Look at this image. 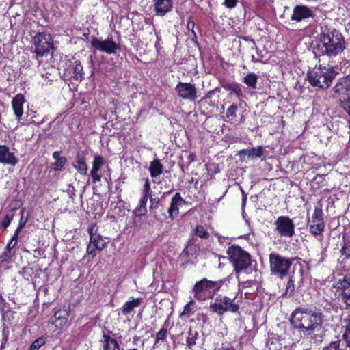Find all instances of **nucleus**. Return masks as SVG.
Returning a JSON list of instances; mask_svg holds the SVG:
<instances>
[{"mask_svg": "<svg viewBox=\"0 0 350 350\" xmlns=\"http://www.w3.org/2000/svg\"><path fill=\"white\" fill-rule=\"evenodd\" d=\"M289 322L293 327L315 343L323 341L324 315L315 307L299 306L291 313Z\"/></svg>", "mask_w": 350, "mask_h": 350, "instance_id": "obj_1", "label": "nucleus"}, {"mask_svg": "<svg viewBox=\"0 0 350 350\" xmlns=\"http://www.w3.org/2000/svg\"><path fill=\"white\" fill-rule=\"evenodd\" d=\"M345 49L342 33L335 29H325L320 33L317 49L322 55L336 57Z\"/></svg>", "mask_w": 350, "mask_h": 350, "instance_id": "obj_2", "label": "nucleus"}, {"mask_svg": "<svg viewBox=\"0 0 350 350\" xmlns=\"http://www.w3.org/2000/svg\"><path fill=\"white\" fill-rule=\"evenodd\" d=\"M229 260L232 263L237 278L239 280V274L251 269V255L240 246L232 245L227 250Z\"/></svg>", "mask_w": 350, "mask_h": 350, "instance_id": "obj_3", "label": "nucleus"}, {"mask_svg": "<svg viewBox=\"0 0 350 350\" xmlns=\"http://www.w3.org/2000/svg\"><path fill=\"white\" fill-rule=\"evenodd\" d=\"M226 281L227 279L226 278L216 281L203 278L198 281L192 289L194 298L199 301L213 299L216 293L220 290Z\"/></svg>", "mask_w": 350, "mask_h": 350, "instance_id": "obj_4", "label": "nucleus"}, {"mask_svg": "<svg viewBox=\"0 0 350 350\" xmlns=\"http://www.w3.org/2000/svg\"><path fill=\"white\" fill-rule=\"evenodd\" d=\"M336 76V72L333 67H318L307 73V79L313 87L326 90L330 87L333 79Z\"/></svg>", "mask_w": 350, "mask_h": 350, "instance_id": "obj_5", "label": "nucleus"}, {"mask_svg": "<svg viewBox=\"0 0 350 350\" xmlns=\"http://www.w3.org/2000/svg\"><path fill=\"white\" fill-rule=\"evenodd\" d=\"M209 308L212 312L219 316L228 312L236 313L239 310V306L235 301V299L222 295H217L213 301H211Z\"/></svg>", "mask_w": 350, "mask_h": 350, "instance_id": "obj_6", "label": "nucleus"}, {"mask_svg": "<svg viewBox=\"0 0 350 350\" xmlns=\"http://www.w3.org/2000/svg\"><path fill=\"white\" fill-rule=\"evenodd\" d=\"M293 258L282 256V255L271 252L269 254V265L271 274L281 278L286 276L292 265Z\"/></svg>", "mask_w": 350, "mask_h": 350, "instance_id": "obj_7", "label": "nucleus"}, {"mask_svg": "<svg viewBox=\"0 0 350 350\" xmlns=\"http://www.w3.org/2000/svg\"><path fill=\"white\" fill-rule=\"evenodd\" d=\"M36 58L48 55L53 49V44L50 34L39 32L33 38Z\"/></svg>", "mask_w": 350, "mask_h": 350, "instance_id": "obj_8", "label": "nucleus"}, {"mask_svg": "<svg viewBox=\"0 0 350 350\" xmlns=\"http://www.w3.org/2000/svg\"><path fill=\"white\" fill-rule=\"evenodd\" d=\"M275 231L282 237L291 238L295 234V226L288 216H279L274 222Z\"/></svg>", "mask_w": 350, "mask_h": 350, "instance_id": "obj_9", "label": "nucleus"}, {"mask_svg": "<svg viewBox=\"0 0 350 350\" xmlns=\"http://www.w3.org/2000/svg\"><path fill=\"white\" fill-rule=\"evenodd\" d=\"M307 224L310 232L314 236L322 235L325 224L323 219V213L321 208L315 207L310 219L308 218Z\"/></svg>", "mask_w": 350, "mask_h": 350, "instance_id": "obj_10", "label": "nucleus"}, {"mask_svg": "<svg viewBox=\"0 0 350 350\" xmlns=\"http://www.w3.org/2000/svg\"><path fill=\"white\" fill-rule=\"evenodd\" d=\"M94 226H89L88 232L90 236V243L87 247V252L95 256L105 246L106 242L100 234L94 233Z\"/></svg>", "mask_w": 350, "mask_h": 350, "instance_id": "obj_11", "label": "nucleus"}, {"mask_svg": "<svg viewBox=\"0 0 350 350\" xmlns=\"http://www.w3.org/2000/svg\"><path fill=\"white\" fill-rule=\"evenodd\" d=\"M178 96L183 100L193 102L198 98V90L194 84L178 82L175 88Z\"/></svg>", "mask_w": 350, "mask_h": 350, "instance_id": "obj_12", "label": "nucleus"}, {"mask_svg": "<svg viewBox=\"0 0 350 350\" xmlns=\"http://www.w3.org/2000/svg\"><path fill=\"white\" fill-rule=\"evenodd\" d=\"M91 45L96 50L105 52L107 54L116 53L119 49V46L111 38H109L105 40H100L97 38L94 37L91 40Z\"/></svg>", "mask_w": 350, "mask_h": 350, "instance_id": "obj_13", "label": "nucleus"}, {"mask_svg": "<svg viewBox=\"0 0 350 350\" xmlns=\"http://www.w3.org/2000/svg\"><path fill=\"white\" fill-rule=\"evenodd\" d=\"M314 14L312 9L305 5H297L293 8L291 19L293 21L301 22L314 18Z\"/></svg>", "mask_w": 350, "mask_h": 350, "instance_id": "obj_14", "label": "nucleus"}, {"mask_svg": "<svg viewBox=\"0 0 350 350\" xmlns=\"http://www.w3.org/2000/svg\"><path fill=\"white\" fill-rule=\"evenodd\" d=\"M70 314V305H64L62 308L57 309L54 313L52 323L55 324L57 328H62L64 326L68 321V318Z\"/></svg>", "mask_w": 350, "mask_h": 350, "instance_id": "obj_15", "label": "nucleus"}, {"mask_svg": "<svg viewBox=\"0 0 350 350\" xmlns=\"http://www.w3.org/2000/svg\"><path fill=\"white\" fill-rule=\"evenodd\" d=\"M186 201L183 198L179 192H176L172 197L169 208H167V213L169 217L171 220H174V218L179 214V207L186 204Z\"/></svg>", "mask_w": 350, "mask_h": 350, "instance_id": "obj_16", "label": "nucleus"}, {"mask_svg": "<svg viewBox=\"0 0 350 350\" xmlns=\"http://www.w3.org/2000/svg\"><path fill=\"white\" fill-rule=\"evenodd\" d=\"M18 162V159L14 155V153L10 151L9 147L5 145H0V163L14 166Z\"/></svg>", "mask_w": 350, "mask_h": 350, "instance_id": "obj_17", "label": "nucleus"}, {"mask_svg": "<svg viewBox=\"0 0 350 350\" xmlns=\"http://www.w3.org/2000/svg\"><path fill=\"white\" fill-rule=\"evenodd\" d=\"M338 288L340 290V295L347 306H350V278H344L338 283Z\"/></svg>", "mask_w": 350, "mask_h": 350, "instance_id": "obj_18", "label": "nucleus"}, {"mask_svg": "<svg viewBox=\"0 0 350 350\" xmlns=\"http://www.w3.org/2000/svg\"><path fill=\"white\" fill-rule=\"evenodd\" d=\"M25 102V96L22 94H17L12 100V107L18 121L23 115V105Z\"/></svg>", "mask_w": 350, "mask_h": 350, "instance_id": "obj_19", "label": "nucleus"}, {"mask_svg": "<svg viewBox=\"0 0 350 350\" xmlns=\"http://www.w3.org/2000/svg\"><path fill=\"white\" fill-rule=\"evenodd\" d=\"M157 15L163 16L171 11L173 6L172 0H153Z\"/></svg>", "mask_w": 350, "mask_h": 350, "instance_id": "obj_20", "label": "nucleus"}, {"mask_svg": "<svg viewBox=\"0 0 350 350\" xmlns=\"http://www.w3.org/2000/svg\"><path fill=\"white\" fill-rule=\"evenodd\" d=\"M350 90V78L348 77L340 78L336 83L333 90L337 95L346 94Z\"/></svg>", "mask_w": 350, "mask_h": 350, "instance_id": "obj_21", "label": "nucleus"}, {"mask_svg": "<svg viewBox=\"0 0 350 350\" xmlns=\"http://www.w3.org/2000/svg\"><path fill=\"white\" fill-rule=\"evenodd\" d=\"M141 302V298L133 299L131 301L125 302L120 308L122 314L125 317H129L134 311L135 308L140 306Z\"/></svg>", "mask_w": 350, "mask_h": 350, "instance_id": "obj_22", "label": "nucleus"}, {"mask_svg": "<svg viewBox=\"0 0 350 350\" xmlns=\"http://www.w3.org/2000/svg\"><path fill=\"white\" fill-rule=\"evenodd\" d=\"M100 342L103 344V350H120L118 341L109 335L103 334Z\"/></svg>", "mask_w": 350, "mask_h": 350, "instance_id": "obj_23", "label": "nucleus"}, {"mask_svg": "<svg viewBox=\"0 0 350 350\" xmlns=\"http://www.w3.org/2000/svg\"><path fill=\"white\" fill-rule=\"evenodd\" d=\"M73 167L81 174L83 175L87 174L88 172V166L85 163V157L80 154H77L76 156V159L73 163Z\"/></svg>", "mask_w": 350, "mask_h": 350, "instance_id": "obj_24", "label": "nucleus"}, {"mask_svg": "<svg viewBox=\"0 0 350 350\" xmlns=\"http://www.w3.org/2000/svg\"><path fill=\"white\" fill-rule=\"evenodd\" d=\"M148 170L151 177L156 178L162 174L163 171V166L160 160L155 159L150 163Z\"/></svg>", "mask_w": 350, "mask_h": 350, "instance_id": "obj_25", "label": "nucleus"}, {"mask_svg": "<svg viewBox=\"0 0 350 350\" xmlns=\"http://www.w3.org/2000/svg\"><path fill=\"white\" fill-rule=\"evenodd\" d=\"M151 195L142 193V197L139 200L138 206L135 209L134 213L136 215H144L147 211L146 204L148 198L150 199Z\"/></svg>", "mask_w": 350, "mask_h": 350, "instance_id": "obj_26", "label": "nucleus"}, {"mask_svg": "<svg viewBox=\"0 0 350 350\" xmlns=\"http://www.w3.org/2000/svg\"><path fill=\"white\" fill-rule=\"evenodd\" d=\"M72 77L75 80L81 81L83 79V66L79 61H75L73 64Z\"/></svg>", "mask_w": 350, "mask_h": 350, "instance_id": "obj_27", "label": "nucleus"}, {"mask_svg": "<svg viewBox=\"0 0 350 350\" xmlns=\"http://www.w3.org/2000/svg\"><path fill=\"white\" fill-rule=\"evenodd\" d=\"M258 79V77L257 75L254 72H250L244 77L243 82L249 88L252 89H256Z\"/></svg>", "mask_w": 350, "mask_h": 350, "instance_id": "obj_28", "label": "nucleus"}, {"mask_svg": "<svg viewBox=\"0 0 350 350\" xmlns=\"http://www.w3.org/2000/svg\"><path fill=\"white\" fill-rule=\"evenodd\" d=\"M161 199L158 197L153 198L152 196H150V209L151 211H152V214L154 215V217L157 219H161V217H159L157 209L159 208V202Z\"/></svg>", "mask_w": 350, "mask_h": 350, "instance_id": "obj_29", "label": "nucleus"}, {"mask_svg": "<svg viewBox=\"0 0 350 350\" xmlns=\"http://www.w3.org/2000/svg\"><path fill=\"white\" fill-rule=\"evenodd\" d=\"M264 152L265 148L262 146L250 148L248 159L253 160L257 158H260L263 155Z\"/></svg>", "mask_w": 350, "mask_h": 350, "instance_id": "obj_30", "label": "nucleus"}, {"mask_svg": "<svg viewBox=\"0 0 350 350\" xmlns=\"http://www.w3.org/2000/svg\"><path fill=\"white\" fill-rule=\"evenodd\" d=\"M225 88L231 93H234L239 98L243 96L242 88L237 83H228L226 85Z\"/></svg>", "mask_w": 350, "mask_h": 350, "instance_id": "obj_31", "label": "nucleus"}, {"mask_svg": "<svg viewBox=\"0 0 350 350\" xmlns=\"http://www.w3.org/2000/svg\"><path fill=\"white\" fill-rule=\"evenodd\" d=\"M198 338V333L196 330L189 329L188 335L186 338L187 345L191 348L196 344V340Z\"/></svg>", "mask_w": 350, "mask_h": 350, "instance_id": "obj_32", "label": "nucleus"}, {"mask_svg": "<svg viewBox=\"0 0 350 350\" xmlns=\"http://www.w3.org/2000/svg\"><path fill=\"white\" fill-rule=\"evenodd\" d=\"M238 111V105L236 103H232L229 106L226 110V116L227 118L233 120L237 116V112Z\"/></svg>", "mask_w": 350, "mask_h": 350, "instance_id": "obj_33", "label": "nucleus"}, {"mask_svg": "<svg viewBox=\"0 0 350 350\" xmlns=\"http://www.w3.org/2000/svg\"><path fill=\"white\" fill-rule=\"evenodd\" d=\"M195 234L202 239H208L210 234L208 231H206L203 226H197L194 230Z\"/></svg>", "mask_w": 350, "mask_h": 350, "instance_id": "obj_34", "label": "nucleus"}, {"mask_svg": "<svg viewBox=\"0 0 350 350\" xmlns=\"http://www.w3.org/2000/svg\"><path fill=\"white\" fill-rule=\"evenodd\" d=\"M195 302L193 300L189 301L184 307L183 311L180 314V317L187 316L189 317L193 313V307Z\"/></svg>", "mask_w": 350, "mask_h": 350, "instance_id": "obj_35", "label": "nucleus"}, {"mask_svg": "<svg viewBox=\"0 0 350 350\" xmlns=\"http://www.w3.org/2000/svg\"><path fill=\"white\" fill-rule=\"evenodd\" d=\"M104 159L102 156L96 155L92 162V170L100 171L103 165H104Z\"/></svg>", "mask_w": 350, "mask_h": 350, "instance_id": "obj_36", "label": "nucleus"}, {"mask_svg": "<svg viewBox=\"0 0 350 350\" xmlns=\"http://www.w3.org/2000/svg\"><path fill=\"white\" fill-rule=\"evenodd\" d=\"M167 335L166 327H162L157 334L154 345L156 346L161 340L163 341Z\"/></svg>", "mask_w": 350, "mask_h": 350, "instance_id": "obj_37", "label": "nucleus"}, {"mask_svg": "<svg viewBox=\"0 0 350 350\" xmlns=\"http://www.w3.org/2000/svg\"><path fill=\"white\" fill-rule=\"evenodd\" d=\"M66 162L67 159L66 157L56 160L53 163H52V167L55 171H59L64 166Z\"/></svg>", "mask_w": 350, "mask_h": 350, "instance_id": "obj_38", "label": "nucleus"}, {"mask_svg": "<svg viewBox=\"0 0 350 350\" xmlns=\"http://www.w3.org/2000/svg\"><path fill=\"white\" fill-rule=\"evenodd\" d=\"M13 255L12 252L8 248H5L3 253L0 255V260L2 262H8Z\"/></svg>", "mask_w": 350, "mask_h": 350, "instance_id": "obj_39", "label": "nucleus"}, {"mask_svg": "<svg viewBox=\"0 0 350 350\" xmlns=\"http://www.w3.org/2000/svg\"><path fill=\"white\" fill-rule=\"evenodd\" d=\"M44 343L45 341L44 338H39L33 342L29 348V350H38L42 345H44Z\"/></svg>", "mask_w": 350, "mask_h": 350, "instance_id": "obj_40", "label": "nucleus"}, {"mask_svg": "<svg viewBox=\"0 0 350 350\" xmlns=\"http://www.w3.org/2000/svg\"><path fill=\"white\" fill-rule=\"evenodd\" d=\"M27 221V218L24 216V212L21 211V217L19 221V224L18 228L16 229L14 233L18 234V233L21 231V230L24 228Z\"/></svg>", "mask_w": 350, "mask_h": 350, "instance_id": "obj_41", "label": "nucleus"}, {"mask_svg": "<svg viewBox=\"0 0 350 350\" xmlns=\"http://www.w3.org/2000/svg\"><path fill=\"white\" fill-rule=\"evenodd\" d=\"M18 234L14 233L5 247L12 251V250L16 245L18 243Z\"/></svg>", "mask_w": 350, "mask_h": 350, "instance_id": "obj_42", "label": "nucleus"}, {"mask_svg": "<svg viewBox=\"0 0 350 350\" xmlns=\"http://www.w3.org/2000/svg\"><path fill=\"white\" fill-rule=\"evenodd\" d=\"M323 350H342L340 349V341H332L328 346L325 347Z\"/></svg>", "mask_w": 350, "mask_h": 350, "instance_id": "obj_43", "label": "nucleus"}, {"mask_svg": "<svg viewBox=\"0 0 350 350\" xmlns=\"http://www.w3.org/2000/svg\"><path fill=\"white\" fill-rule=\"evenodd\" d=\"M294 291V282L292 280H289L286 284V291L284 294L286 295L291 296Z\"/></svg>", "mask_w": 350, "mask_h": 350, "instance_id": "obj_44", "label": "nucleus"}, {"mask_svg": "<svg viewBox=\"0 0 350 350\" xmlns=\"http://www.w3.org/2000/svg\"><path fill=\"white\" fill-rule=\"evenodd\" d=\"M98 172V170H91L90 174L92 178V183H96V182L100 181L101 176Z\"/></svg>", "mask_w": 350, "mask_h": 350, "instance_id": "obj_45", "label": "nucleus"}, {"mask_svg": "<svg viewBox=\"0 0 350 350\" xmlns=\"http://www.w3.org/2000/svg\"><path fill=\"white\" fill-rule=\"evenodd\" d=\"M1 316H2V319L3 321L10 320L9 314H10L12 312L9 309V308L5 309V304L2 307H1Z\"/></svg>", "mask_w": 350, "mask_h": 350, "instance_id": "obj_46", "label": "nucleus"}, {"mask_svg": "<svg viewBox=\"0 0 350 350\" xmlns=\"http://www.w3.org/2000/svg\"><path fill=\"white\" fill-rule=\"evenodd\" d=\"M238 0H224L222 5L228 9H232L237 5Z\"/></svg>", "mask_w": 350, "mask_h": 350, "instance_id": "obj_47", "label": "nucleus"}, {"mask_svg": "<svg viewBox=\"0 0 350 350\" xmlns=\"http://www.w3.org/2000/svg\"><path fill=\"white\" fill-rule=\"evenodd\" d=\"M142 193L152 195V190H151V188H150V182H149L148 178L146 180L145 184L144 185V188H143V190H142Z\"/></svg>", "mask_w": 350, "mask_h": 350, "instance_id": "obj_48", "label": "nucleus"}, {"mask_svg": "<svg viewBox=\"0 0 350 350\" xmlns=\"http://www.w3.org/2000/svg\"><path fill=\"white\" fill-rule=\"evenodd\" d=\"M11 221L12 218L8 215H6L1 222V227L3 229H6L10 226Z\"/></svg>", "mask_w": 350, "mask_h": 350, "instance_id": "obj_49", "label": "nucleus"}, {"mask_svg": "<svg viewBox=\"0 0 350 350\" xmlns=\"http://www.w3.org/2000/svg\"><path fill=\"white\" fill-rule=\"evenodd\" d=\"M250 152V148L242 149L239 151L238 155L242 161L245 160V157H248V153Z\"/></svg>", "mask_w": 350, "mask_h": 350, "instance_id": "obj_50", "label": "nucleus"}, {"mask_svg": "<svg viewBox=\"0 0 350 350\" xmlns=\"http://www.w3.org/2000/svg\"><path fill=\"white\" fill-rule=\"evenodd\" d=\"M342 254L346 255L347 257H350V243H345L344 246L341 249Z\"/></svg>", "mask_w": 350, "mask_h": 350, "instance_id": "obj_51", "label": "nucleus"}, {"mask_svg": "<svg viewBox=\"0 0 350 350\" xmlns=\"http://www.w3.org/2000/svg\"><path fill=\"white\" fill-rule=\"evenodd\" d=\"M194 27H195V23L193 21H189L187 22V27L189 31H191V33L196 37V33H195V31H194Z\"/></svg>", "mask_w": 350, "mask_h": 350, "instance_id": "obj_52", "label": "nucleus"}, {"mask_svg": "<svg viewBox=\"0 0 350 350\" xmlns=\"http://www.w3.org/2000/svg\"><path fill=\"white\" fill-rule=\"evenodd\" d=\"M2 334H3L2 342L5 343L8 340V330L7 329V328L4 327L3 329Z\"/></svg>", "mask_w": 350, "mask_h": 350, "instance_id": "obj_53", "label": "nucleus"}, {"mask_svg": "<svg viewBox=\"0 0 350 350\" xmlns=\"http://www.w3.org/2000/svg\"><path fill=\"white\" fill-rule=\"evenodd\" d=\"M216 92H218L217 88H215L211 91H209L206 96L203 98V99H209L211 98V96Z\"/></svg>", "mask_w": 350, "mask_h": 350, "instance_id": "obj_54", "label": "nucleus"}, {"mask_svg": "<svg viewBox=\"0 0 350 350\" xmlns=\"http://www.w3.org/2000/svg\"><path fill=\"white\" fill-rule=\"evenodd\" d=\"M343 338L345 340L347 345L350 347V333H344Z\"/></svg>", "mask_w": 350, "mask_h": 350, "instance_id": "obj_55", "label": "nucleus"}, {"mask_svg": "<svg viewBox=\"0 0 350 350\" xmlns=\"http://www.w3.org/2000/svg\"><path fill=\"white\" fill-rule=\"evenodd\" d=\"M64 157H61L60 156V152L59 151H55L53 153V158L56 161V160H59L62 158H64Z\"/></svg>", "mask_w": 350, "mask_h": 350, "instance_id": "obj_56", "label": "nucleus"}, {"mask_svg": "<svg viewBox=\"0 0 350 350\" xmlns=\"http://www.w3.org/2000/svg\"><path fill=\"white\" fill-rule=\"evenodd\" d=\"M345 322H346L345 327V333H350V320L346 321L345 320Z\"/></svg>", "mask_w": 350, "mask_h": 350, "instance_id": "obj_57", "label": "nucleus"}, {"mask_svg": "<svg viewBox=\"0 0 350 350\" xmlns=\"http://www.w3.org/2000/svg\"><path fill=\"white\" fill-rule=\"evenodd\" d=\"M219 350H236L233 347H229V346H227V347H225V346H222Z\"/></svg>", "mask_w": 350, "mask_h": 350, "instance_id": "obj_58", "label": "nucleus"}, {"mask_svg": "<svg viewBox=\"0 0 350 350\" xmlns=\"http://www.w3.org/2000/svg\"><path fill=\"white\" fill-rule=\"evenodd\" d=\"M187 159L189 161V163L194 161H195V154H192V153L189 154Z\"/></svg>", "mask_w": 350, "mask_h": 350, "instance_id": "obj_59", "label": "nucleus"}, {"mask_svg": "<svg viewBox=\"0 0 350 350\" xmlns=\"http://www.w3.org/2000/svg\"><path fill=\"white\" fill-rule=\"evenodd\" d=\"M247 201V196H243L242 198V207H244L245 206Z\"/></svg>", "mask_w": 350, "mask_h": 350, "instance_id": "obj_60", "label": "nucleus"}, {"mask_svg": "<svg viewBox=\"0 0 350 350\" xmlns=\"http://www.w3.org/2000/svg\"><path fill=\"white\" fill-rule=\"evenodd\" d=\"M252 61L254 62H260V60L256 57H255L254 55H252Z\"/></svg>", "mask_w": 350, "mask_h": 350, "instance_id": "obj_61", "label": "nucleus"}, {"mask_svg": "<svg viewBox=\"0 0 350 350\" xmlns=\"http://www.w3.org/2000/svg\"><path fill=\"white\" fill-rule=\"evenodd\" d=\"M174 189H172L170 191H167V192H164L161 196V198H164L165 196H166L167 195L170 194V193H172V191H173Z\"/></svg>", "mask_w": 350, "mask_h": 350, "instance_id": "obj_62", "label": "nucleus"}, {"mask_svg": "<svg viewBox=\"0 0 350 350\" xmlns=\"http://www.w3.org/2000/svg\"><path fill=\"white\" fill-rule=\"evenodd\" d=\"M199 317H202L203 320L205 321L207 319V317L204 314H198Z\"/></svg>", "mask_w": 350, "mask_h": 350, "instance_id": "obj_63", "label": "nucleus"}, {"mask_svg": "<svg viewBox=\"0 0 350 350\" xmlns=\"http://www.w3.org/2000/svg\"><path fill=\"white\" fill-rule=\"evenodd\" d=\"M241 194H242V197L243 196H247V194L245 192V191L241 188Z\"/></svg>", "mask_w": 350, "mask_h": 350, "instance_id": "obj_64", "label": "nucleus"}]
</instances>
